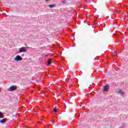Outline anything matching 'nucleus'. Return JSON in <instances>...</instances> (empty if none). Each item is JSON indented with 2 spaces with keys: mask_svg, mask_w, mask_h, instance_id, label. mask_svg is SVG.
Wrapping results in <instances>:
<instances>
[{
  "mask_svg": "<svg viewBox=\"0 0 128 128\" xmlns=\"http://www.w3.org/2000/svg\"><path fill=\"white\" fill-rule=\"evenodd\" d=\"M18 86L16 85H12L8 89L9 92H14V90H16Z\"/></svg>",
  "mask_w": 128,
  "mask_h": 128,
  "instance_id": "1",
  "label": "nucleus"
},
{
  "mask_svg": "<svg viewBox=\"0 0 128 128\" xmlns=\"http://www.w3.org/2000/svg\"><path fill=\"white\" fill-rule=\"evenodd\" d=\"M26 52V47H22L19 49V52Z\"/></svg>",
  "mask_w": 128,
  "mask_h": 128,
  "instance_id": "2",
  "label": "nucleus"
},
{
  "mask_svg": "<svg viewBox=\"0 0 128 128\" xmlns=\"http://www.w3.org/2000/svg\"><path fill=\"white\" fill-rule=\"evenodd\" d=\"M14 60L15 62H20V60H22V58L20 56L18 55L14 58Z\"/></svg>",
  "mask_w": 128,
  "mask_h": 128,
  "instance_id": "3",
  "label": "nucleus"
},
{
  "mask_svg": "<svg viewBox=\"0 0 128 128\" xmlns=\"http://www.w3.org/2000/svg\"><path fill=\"white\" fill-rule=\"evenodd\" d=\"M108 88H110V86L108 84H106L104 86L103 90H104V92H108Z\"/></svg>",
  "mask_w": 128,
  "mask_h": 128,
  "instance_id": "4",
  "label": "nucleus"
},
{
  "mask_svg": "<svg viewBox=\"0 0 128 128\" xmlns=\"http://www.w3.org/2000/svg\"><path fill=\"white\" fill-rule=\"evenodd\" d=\"M118 92L119 94H120L121 96H124V94L122 89H119Z\"/></svg>",
  "mask_w": 128,
  "mask_h": 128,
  "instance_id": "5",
  "label": "nucleus"
},
{
  "mask_svg": "<svg viewBox=\"0 0 128 128\" xmlns=\"http://www.w3.org/2000/svg\"><path fill=\"white\" fill-rule=\"evenodd\" d=\"M48 66H50L52 64V60L50 59H48L47 61Z\"/></svg>",
  "mask_w": 128,
  "mask_h": 128,
  "instance_id": "6",
  "label": "nucleus"
},
{
  "mask_svg": "<svg viewBox=\"0 0 128 128\" xmlns=\"http://www.w3.org/2000/svg\"><path fill=\"white\" fill-rule=\"evenodd\" d=\"M6 122V118H4L0 121V124H4Z\"/></svg>",
  "mask_w": 128,
  "mask_h": 128,
  "instance_id": "7",
  "label": "nucleus"
},
{
  "mask_svg": "<svg viewBox=\"0 0 128 128\" xmlns=\"http://www.w3.org/2000/svg\"><path fill=\"white\" fill-rule=\"evenodd\" d=\"M56 5L55 4H50L49 5V8H56Z\"/></svg>",
  "mask_w": 128,
  "mask_h": 128,
  "instance_id": "8",
  "label": "nucleus"
},
{
  "mask_svg": "<svg viewBox=\"0 0 128 128\" xmlns=\"http://www.w3.org/2000/svg\"><path fill=\"white\" fill-rule=\"evenodd\" d=\"M0 118H4V113L2 112H0Z\"/></svg>",
  "mask_w": 128,
  "mask_h": 128,
  "instance_id": "9",
  "label": "nucleus"
},
{
  "mask_svg": "<svg viewBox=\"0 0 128 128\" xmlns=\"http://www.w3.org/2000/svg\"><path fill=\"white\" fill-rule=\"evenodd\" d=\"M54 112L55 113L58 112V109H56V108H54Z\"/></svg>",
  "mask_w": 128,
  "mask_h": 128,
  "instance_id": "10",
  "label": "nucleus"
},
{
  "mask_svg": "<svg viewBox=\"0 0 128 128\" xmlns=\"http://www.w3.org/2000/svg\"><path fill=\"white\" fill-rule=\"evenodd\" d=\"M118 38H119L118 36L116 35V38L118 39Z\"/></svg>",
  "mask_w": 128,
  "mask_h": 128,
  "instance_id": "11",
  "label": "nucleus"
},
{
  "mask_svg": "<svg viewBox=\"0 0 128 128\" xmlns=\"http://www.w3.org/2000/svg\"><path fill=\"white\" fill-rule=\"evenodd\" d=\"M38 124H42V122H38Z\"/></svg>",
  "mask_w": 128,
  "mask_h": 128,
  "instance_id": "12",
  "label": "nucleus"
},
{
  "mask_svg": "<svg viewBox=\"0 0 128 128\" xmlns=\"http://www.w3.org/2000/svg\"><path fill=\"white\" fill-rule=\"evenodd\" d=\"M50 0H46V2H50Z\"/></svg>",
  "mask_w": 128,
  "mask_h": 128,
  "instance_id": "13",
  "label": "nucleus"
},
{
  "mask_svg": "<svg viewBox=\"0 0 128 128\" xmlns=\"http://www.w3.org/2000/svg\"><path fill=\"white\" fill-rule=\"evenodd\" d=\"M114 14H115V16H116V13L114 12Z\"/></svg>",
  "mask_w": 128,
  "mask_h": 128,
  "instance_id": "14",
  "label": "nucleus"
},
{
  "mask_svg": "<svg viewBox=\"0 0 128 128\" xmlns=\"http://www.w3.org/2000/svg\"><path fill=\"white\" fill-rule=\"evenodd\" d=\"M28 46V45H27L26 44H25V46Z\"/></svg>",
  "mask_w": 128,
  "mask_h": 128,
  "instance_id": "15",
  "label": "nucleus"
},
{
  "mask_svg": "<svg viewBox=\"0 0 128 128\" xmlns=\"http://www.w3.org/2000/svg\"><path fill=\"white\" fill-rule=\"evenodd\" d=\"M94 60H96V58H94Z\"/></svg>",
  "mask_w": 128,
  "mask_h": 128,
  "instance_id": "16",
  "label": "nucleus"
},
{
  "mask_svg": "<svg viewBox=\"0 0 128 128\" xmlns=\"http://www.w3.org/2000/svg\"><path fill=\"white\" fill-rule=\"evenodd\" d=\"M82 104H82V105L80 106H82Z\"/></svg>",
  "mask_w": 128,
  "mask_h": 128,
  "instance_id": "17",
  "label": "nucleus"
},
{
  "mask_svg": "<svg viewBox=\"0 0 128 128\" xmlns=\"http://www.w3.org/2000/svg\"><path fill=\"white\" fill-rule=\"evenodd\" d=\"M90 2H92V1H90Z\"/></svg>",
  "mask_w": 128,
  "mask_h": 128,
  "instance_id": "18",
  "label": "nucleus"
}]
</instances>
